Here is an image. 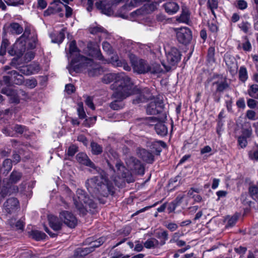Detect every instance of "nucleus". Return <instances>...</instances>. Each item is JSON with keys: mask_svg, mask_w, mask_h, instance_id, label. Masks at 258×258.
Instances as JSON below:
<instances>
[{"mask_svg": "<svg viewBox=\"0 0 258 258\" xmlns=\"http://www.w3.org/2000/svg\"><path fill=\"white\" fill-rule=\"evenodd\" d=\"M99 175L88 179L85 185L88 191L92 196L99 198V196L107 197L113 195V187L107 184V178L103 175V171L100 169Z\"/></svg>", "mask_w": 258, "mask_h": 258, "instance_id": "1", "label": "nucleus"}, {"mask_svg": "<svg viewBox=\"0 0 258 258\" xmlns=\"http://www.w3.org/2000/svg\"><path fill=\"white\" fill-rule=\"evenodd\" d=\"M37 36L35 32H31L30 28L26 27L24 32L8 50V53L12 56L16 55L21 57L25 52L26 44L29 49H33L36 46Z\"/></svg>", "mask_w": 258, "mask_h": 258, "instance_id": "2", "label": "nucleus"}, {"mask_svg": "<svg viewBox=\"0 0 258 258\" xmlns=\"http://www.w3.org/2000/svg\"><path fill=\"white\" fill-rule=\"evenodd\" d=\"M67 68L71 74L73 72L79 73L86 70L91 77L98 76L103 72L102 68L95 63L92 59L83 55H79L77 60L75 59L72 60Z\"/></svg>", "mask_w": 258, "mask_h": 258, "instance_id": "3", "label": "nucleus"}, {"mask_svg": "<svg viewBox=\"0 0 258 258\" xmlns=\"http://www.w3.org/2000/svg\"><path fill=\"white\" fill-rule=\"evenodd\" d=\"M102 81L105 84H109L114 81L110 86L111 89L114 91L118 89H122L128 85H134L130 78L123 73L107 74L102 77Z\"/></svg>", "mask_w": 258, "mask_h": 258, "instance_id": "4", "label": "nucleus"}, {"mask_svg": "<svg viewBox=\"0 0 258 258\" xmlns=\"http://www.w3.org/2000/svg\"><path fill=\"white\" fill-rule=\"evenodd\" d=\"M209 83L212 82V96L214 101L219 102L221 98V94L230 88L227 78L222 75L215 74L213 76L208 79Z\"/></svg>", "mask_w": 258, "mask_h": 258, "instance_id": "5", "label": "nucleus"}, {"mask_svg": "<svg viewBox=\"0 0 258 258\" xmlns=\"http://www.w3.org/2000/svg\"><path fill=\"white\" fill-rule=\"evenodd\" d=\"M77 199L74 198V203L78 211L83 215L86 214V207L95 209L97 204L91 199L84 190L78 189L77 190Z\"/></svg>", "mask_w": 258, "mask_h": 258, "instance_id": "6", "label": "nucleus"}, {"mask_svg": "<svg viewBox=\"0 0 258 258\" xmlns=\"http://www.w3.org/2000/svg\"><path fill=\"white\" fill-rule=\"evenodd\" d=\"M77 199L74 198V203L78 211L83 215L86 214V207L95 209L97 204L91 199L84 190L78 189L77 190Z\"/></svg>", "mask_w": 258, "mask_h": 258, "instance_id": "7", "label": "nucleus"}, {"mask_svg": "<svg viewBox=\"0 0 258 258\" xmlns=\"http://www.w3.org/2000/svg\"><path fill=\"white\" fill-rule=\"evenodd\" d=\"M135 93V90L133 86H127L122 89L114 91L112 97L115 100L110 103V108L115 110H118L123 108L124 104L123 100Z\"/></svg>", "mask_w": 258, "mask_h": 258, "instance_id": "8", "label": "nucleus"}, {"mask_svg": "<svg viewBox=\"0 0 258 258\" xmlns=\"http://www.w3.org/2000/svg\"><path fill=\"white\" fill-rule=\"evenodd\" d=\"M181 52L175 47H172L168 52H166L167 63H162L166 72L170 71L172 67H175L177 64L181 59Z\"/></svg>", "mask_w": 258, "mask_h": 258, "instance_id": "9", "label": "nucleus"}, {"mask_svg": "<svg viewBox=\"0 0 258 258\" xmlns=\"http://www.w3.org/2000/svg\"><path fill=\"white\" fill-rule=\"evenodd\" d=\"M7 76H3V81L8 86L12 84L21 85L24 83V78L17 71L12 70L7 73Z\"/></svg>", "mask_w": 258, "mask_h": 258, "instance_id": "10", "label": "nucleus"}, {"mask_svg": "<svg viewBox=\"0 0 258 258\" xmlns=\"http://www.w3.org/2000/svg\"><path fill=\"white\" fill-rule=\"evenodd\" d=\"M86 51L89 56L101 61L103 63H108V61L105 59L102 55L97 44L91 41L89 42L87 44Z\"/></svg>", "mask_w": 258, "mask_h": 258, "instance_id": "11", "label": "nucleus"}, {"mask_svg": "<svg viewBox=\"0 0 258 258\" xmlns=\"http://www.w3.org/2000/svg\"><path fill=\"white\" fill-rule=\"evenodd\" d=\"M176 34V39L181 44L186 45L190 43L192 36V32L188 27H181L175 29Z\"/></svg>", "mask_w": 258, "mask_h": 258, "instance_id": "12", "label": "nucleus"}, {"mask_svg": "<svg viewBox=\"0 0 258 258\" xmlns=\"http://www.w3.org/2000/svg\"><path fill=\"white\" fill-rule=\"evenodd\" d=\"M125 163L128 168L132 170L135 174L143 175L144 174L145 169L141 162L136 158L130 156L125 159Z\"/></svg>", "mask_w": 258, "mask_h": 258, "instance_id": "13", "label": "nucleus"}, {"mask_svg": "<svg viewBox=\"0 0 258 258\" xmlns=\"http://www.w3.org/2000/svg\"><path fill=\"white\" fill-rule=\"evenodd\" d=\"M134 88L135 90V93L133 94H138L136 98L133 100V103L134 104H138L141 102H144L148 100H151L153 98V96L151 93L149 89L145 88L141 91L139 89L136 88L134 86Z\"/></svg>", "mask_w": 258, "mask_h": 258, "instance_id": "14", "label": "nucleus"}, {"mask_svg": "<svg viewBox=\"0 0 258 258\" xmlns=\"http://www.w3.org/2000/svg\"><path fill=\"white\" fill-rule=\"evenodd\" d=\"M59 217L64 224L71 228H75L77 225L78 220L71 212L63 211L60 213Z\"/></svg>", "mask_w": 258, "mask_h": 258, "instance_id": "15", "label": "nucleus"}, {"mask_svg": "<svg viewBox=\"0 0 258 258\" xmlns=\"http://www.w3.org/2000/svg\"><path fill=\"white\" fill-rule=\"evenodd\" d=\"M163 108V101L156 99L147 105L146 111L149 114L155 115L162 112Z\"/></svg>", "mask_w": 258, "mask_h": 258, "instance_id": "16", "label": "nucleus"}, {"mask_svg": "<svg viewBox=\"0 0 258 258\" xmlns=\"http://www.w3.org/2000/svg\"><path fill=\"white\" fill-rule=\"evenodd\" d=\"M20 208L19 201L16 198H11L4 203L3 210L8 214L15 213Z\"/></svg>", "mask_w": 258, "mask_h": 258, "instance_id": "17", "label": "nucleus"}, {"mask_svg": "<svg viewBox=\"0 0 258 258\" xmlns=\"http://www.w3.org/2000/svg\"><path fill=\"white\" fill-rule=\"evenodd\" d=\"M134 70L138 74H146L149 73L150 64L145 60L139 59L132 61Z\"/></svg>", "mask_w": 258, "mask_h": 258, "instance_id": "18", "label": "nucleus"}, {"mask_svg": "<svg viewBox=\"0 0 258 258\" xmlns=\"http://www.w3.org/2000/svg\"><path fill=\"white\" fill-rule=\"evenodd\" d=\"M76 160L80 164L93 168L96 170L97 172H99V170H100V168L96 166L85 153L80 152L78 153L76 156Z\"/></svg>", "mask_w": 258, "mask_h": 258, "instance_id": "19", "label": "nucleus"}, {"mask_svg": "<svg viewBox=\"0 0 258 258\" xmlns=\"http://www.w3.org/2000/svg\"><path fill=\"white\" fill-rule=\"evenodd\" d=\"M1 93L9 97V101L10 103L17 104L20 103V98L16 90L5 87L2 89Z\"/></svg>", "mask_w": 258, "mask_h": 258, "instance_id": "20", "label": "nucleus"}, {"mask_svg": "<svg viewBox=\"0 0 258 258\" xmlns=\"http://www.w3.org/2000/svg\"><path fill=\"white\" fill-rule=\"evenodd\" d=\"M154 5L152 4H146L140 9L132 12L130 14L131 17L134 19L139 18L140 16L149 14L153 10Z\"/></svg>", "mask_w": 258, "mask_h": 258, "instance_id": "21", "label": "nucleus"}, {"mask_svg": "<svg viewBox=\"0 0 258 258\" xmlns=\"http://www.w3.org/2000/svg\"><path fill=\"white\" fill-rule=\"evenodd\" d=\"M146 146L154 150V153L157 155H160L162 149L166 147V143L162 141H148L146 142Z\"/></svg>", "mask_w": 258, "mask_h": 258, "instance_id": "22", "label": "nucleus"}, {"mask_svg": "<svg viewBox=\"0 0 258 258\" xmlns=\"http://www.w3.org/2000/svg\"><path fill=\"white\" fill-rule=\"evenodd\" d=\"M95 6L104 14L110 16L112 14L111 4L107 0H102L96 2L95 3Z\"/></svg>", "mask_w": 258, "mask_h": 258, "instance_id": "23", "label": "nucleus"}, {"mask_svg": "<svg viewBox=\"0 0 258 258\" xmlns=\"http://www.w3.org/2000/svg\"><path fill=\"white\" fill-rule=\"evenodd\" d=\"M165 11L169 15H174L179 10L180 6L174 0H169L163 5Z\"/></svg>", "mask_w": 258, "mask_h": 258, "instance_id": "24", "label": "nucleus"}, {"mask_svg": "<svg viewBox=\"0 0 258 258\" xmlns=\"http://www.w3.org/2000/svg\"><path fill=\"white\" fill-rule=\"evenodd\" d=\"M181 13L179 16L176 17V20L179 23L189 24L190 22V13L187 7L186 6L181 7Z\"/></svg>", "mask_w": 258, "mask_h": 258, "instance_id": "25", "label": "nucleus"}, {"mask_svg": "<svg viewBox=\"0 0 258 258\" xmlns=\"http://www.w3.org/2000/svg\"><path fill=\"white\" fill-rule=\"evenodd\" d=\"M49 224L51 228L54 231H58L61 229L62 222L60 219L53 215H49L48 217Z\"/></svg>", "mask_w": 258, "mask_h": 258, "instance_id": "26", "label": "nucleus"}, {"mask_svg": "<svg viewBox=\"0 0 258 258\" xmlns=\"http://www.w3.org/2000/svg\"><path fill=\"white\" fill-rule=\"evenodd\" d=\"M92 251L93 249L90 245L87 247H79L75 250L73 258H83Z\"/></svg>", "mask_w": 258, "mask_h": 258, "instance_id": "27", "label": "nucleus"}, {"mask_svg": "<svg viewBox=\"0 0 258 258\" xmlns=\"http://www.w3.org/2000/svg\"><path fill=\"white\" fill-rule=\"evenodd\" d=\"M139 154L141 158L147 163L151 164L154 161V156L152 153L145 149H140Z\"/></svg>", "mask_w": 258, "mask_h": 258, "instance_id": "28", "label": "nucleus"}, {"mask_svg": "<svg viewBox=\"0 0 258 258\" xmlns=\"http://www.w3.org/2000/svg\"><path fill=\"white\" fill-rule=\"evenodd\" d=\"M10 64L12 66H13L14 68L17 69L19 71V73H21L22 74L29 76L32 74L31 68L29 66H20L19 64H17L14 59L12 61Z\"/></svg>", "mask_w": 258, "mask_h": 258, "instance_id": "29", "label": "nucleus"}, {"mask_svg": "<svg viewBox=\"0 0 258 258\" xmlns=\"http://www.w3.org/2000/svg\"><path fill=\"white\" fill-rule=\"evenodd\" d=\"M154 129L156 133L160 136H165L168 133L167 126L163 122L160 121L155 124Z\"/></svg>", "mask_w": 258, "mask_h": 258, "instance_id": "30", "label": "nucleus"}, {"mask_svg": "<svg viewBox=\"0 0 258 258\" xmlns=\"http://www.w3.org/2000/svg\"><path fill=\"white\" fill-rule=\"evenodd\" d=\"M70 57H72V60L75 59L76 60L79 55V49L76 45L75 40L72 41L69 44Z\"/></svg>", "mask_w": 258, "mask_h": 258, "instance_id": "31", "label": "nucleus"}, {"mask_svg": "<svg viewBox=\"0 0 258 258\" xmlns=\"http://www.w3.org/2000/svg\"><path fill=\"white\" fill-rule=\"evenodd\" d=\"M248 193L253 200L258 201V183H250L248 188Z\"/></svg>", "mask_w": 258, "mask_h": 258, "instance_id": "32", "label": "nucleus"}, {"mask_svg": "<svg viewBox=\"0 0 258 258\" xmlns=\"http://www.w3.org/2000/svg\"><path fill=\"white\" fill-rule=\"evenodd\" d=\"M65 28L62 29L59 33H54L50 35L51 38V41L53 43H60L63 40L65 37L64 32Z\"/></svg>", "mask_w": 258, "mask_h": 258, "instance_id": "33", "label": "nucleus"}, {"mask_svg": "<svg viewBox=\"0 0 258 258\" xmlns=\"http://www.w3.org/2000/svg\"><path fill=\"white\" fill-rule=\"evenodd\" d=\"M9 28L11 33L14 34L19 35L23 31V27L18 23H11Z\"/></svg>", "mask_w": 258, "mask_h": 258, "instance_id": "34", "label": "nucleus"}, {"mask_svg": "<svg viewBox=\"0 0 258 258\" xmlns=\"http://www.w3.org/2000/svg\"><path fill=\"white\" fill-rule=\"evenodd\" d=\"M91 152L92 154L98 155L101 154L103 152L102 147L96 142H92L90 145Z\"/></svg>", "mask_w": 258, "mask_h": 258, "instance_id": "35", "label": "nucleus"}, {"mask_svg": "<svg viewBox=\"0 0 258 258\" xmlns=\"http://www.w3.org/2000/svg\"><path fill=\"white\" fill-rule=\"evenodd\" d=\"M159 242L154 238H151L146 241L144 244V246L148 249L154 248L158 246Z\"/></svg>", "mask_w": 258, "mask_h": 258, "instance_id": "36", "label": "nucleus"}, {"mask_svg": "<svg viewBox=\"0 0 258 258\" xmlns=\"http://www.w3.org/2000/svg\"><path fill=\"white\" fill-rule=\"evenodd\" d=\"M248 95L252 98L258 99V85H251L247 90Z\"/></svg>", "mask_w": 258, "mask_h": 258, "instance_id": "37", "label": "nucleus"}, {"mask_svg": "<svg viewBox=\"0 0 258 258\" xmlns=\"http://www.w3.org/2000/svg\"><path fill=\"white\" fill-rule=\"evenodd\" d=\"M22 176L21 172L14 170L10 176L9 181L12 183H16L21 179Z\"/></svg>", "mask_w": 258, "mask_h": 258, "instance_id": "38", "label": "nucleus"}, {"mask_svg": "<svg viewBox=\"0 0 258 258\" xmlns=\"http://www.w3.org/2000/svg\"><path fill=\"white\" fill-rule=\"evenodd\" d=\"M156 237L160 239L159 243L161 245H163L165 244L166 241L168 238V232L167 231H163L162 232H157L156 233Z\"/></svg>", "mask_w": 258, "mask_h": 258, "instance_id": "39", "label": "nucleus"}, {"mask_svg": "<svg viewBox=\"0 0 258 258\" xmlns=\"http://www.w3.org/2000/svg\"><path fill=\"white\" fill-rule=\"evenodd\" d=\"M30 235L33 238L37 241L44 239L46 236L44 233L38 230L31 231L30 232Z\"/></svg>", "mask_w": 258, "mask_h": 258, "instance_id": "40", "label": "nucleus"}, {"mask_svg": "<svg viewBox=\"0 0 258 258\" xmlns=\"http://www.w3.org/2000/svg\"><path fill=\"white\" fill-rule=\"evenodd\" d=\"M163 72V69H162L160 64L156 63L150 64L149 73H150L151 74H157L161 73Z\"/></svg>", "mask_w": 258, "mask_h": 258, "instance_id": "41", "label": "nucleus"}, {"mask_svg": "<svg viewBox=\"0 0 258 258\" xmlns=\"http://www.w3.org/2000/svg\"><path fill=\"white\" fill-rule=\"evenodd\" d=\"M90 238L87 239L86 242L89 243V245L93 248V251L95 250V248L99 247L104 242L103 238L102 237L99 238L98 240L90 242Z\"/></svg>", "mask_w": 258, "mask_h": 258, "instance_id": "42", "label": "nucleus"}, {"mask_svg": "<svg viewBox=\"0 0 258 258\" xmlns=\"http://www.w3.org/2000/svg\"><path fill=\"white\" fill-rule=\"evenodd\" d=\"M249 158L253 160H258V144H256L252 149L248 152Z\"/></svg>", "mask_w": 258, "mask_h": 258, "instance_id": "43", "label": "nucleus"}, {"mask_svg": "<svg viewBox=\"0 0 258 258\" xmlns=\"http://www.w3.org/2000/svg\"><path fill=\"white\" fill-rule=\"evenodd\" d=\"M239 78L242 82H245L248 78L247 70L244 67H241L239 70Z\"/></svg>", "mask_w": 258, "mask_h": 258, "instance_id": "44", "label": "nucleus"}, {"mask_svg": "<svg viewBox=\"0 0 258 258\" xmlns=\"http://www.w3.org/2000/svg\"><path fill=\"white\" fill-rule=\"evenodd\" d=\"M78 114L80 119H84L86 117V115L83 107V104L82 102H79L78 104L77 108Z\"/></svg>", "mask_w": 258, "mask_h": 258, "instance_id": "45", "label": "nucleus"}, {"mask_svg": "<svg viewBox=\"0 0 258 258\" xmlns=\"http://www.w3.org/2000/svg\"><path fill=\"white\" fill-rule=\"evenodd\" d=\"M239 28L245 33H247L251 28V24L247 21H243L238 25Z\"/></svg>", "mask_w": 258, "mask_h": 258, "instance_id": "46", "label": "nucleus"}, {"mask_svg": "<svg viewBox=\"0 0 258 258\" xmlns=\"http://www.w3.org/2000/svg\"><path fill=\"white\" fill-rule=\"evenodd\" d=\"M108 61V63H111L114 67H118L119 66V63L122 59H119L117 55H114L111 57L109 60L107 59ZM106 64H108L106 63Z\"/></svg>", "mask_w": 258, "mask_h": 258, "instance_id": "47", "label": "nucleus"}, {"mask_svg": "<svg viewBox=\"0 0 258 258\" xmlns=\"http://www.w3.org/2000/svg\"><path fill=\"white\" fill-rule=\"evenodd\" d=\"M121 176L123 178L125 179V180L127 183H132L135 181V177L128 171L122 172Z\"/></svg>", "mask_w": 258, "mask_h": 258, "instance_id": "48", "label": "nucleus"}, {"mask_svg": "<svg viewBox=\"0 0 258 258\" xmlns=\"http://www.w3.org/2000/svg\"><path fill=\"white\" fill-rule=\"evenodd\" d=\"M12 160L10 159H5L3 163V167L4 168L5 171H9L11 170L12 167Z\"/></svg>", "mask_w": 258, "mask_h": 258, "instance_id": "49", "label": "nucleus"}, {"mask_svg": "<svg viewBox=\"0 0 258 258\" xmlns=\"http://www.w3.org/2000/svg\"><path fill=\"white\" fill-rule=\"evenodd\" d=\"M90 32L92 34H97L99 33H106V30L101 26H96L90 29Z\"/></svg>", "mask_w": 258, "mask_h": 258, "instance_id": "50", "label": "nucleus"}, {"mask_svg": "<svg viewBox=\"0 0 258 258\" xmlns=\"http://www.w3.org/2000/svg\"><path fill=\"white\" fill-rule=\"evenodd\" d=\"M102 48L104 51L106 52L108 54H113V49L108 42L104 41L102 43Z\"/></svg>", "mask_w": 258, "mask_h": 258, "instance_id": "51", "label": "nucleus"}, {"mask_svg": "<svg viewBox=\"0 0 258 258\" xmlns=\"http://www.w3.org/2000/svg\"><path fill=\"white\" fill-rule=\"evenodd\" d=\"M25 85L31 89L34 88L37 85V81L34 79H27L26 80H24Z\"/></svg>", "mask_w": 258, "mask_h": 258, "instance_id": "52", "label": "nucleus"}, {"mask_svg": "<svg viewBox=\"0 0 258 258\" xmlns=\"http://www.w3.org/2000/svg\"><path fill=\"white\" fill-rule=\"evenodd\" d=\"M78 151V147L75 145H71L68 150L67 154L69 156H73Z\"/></svg>", "mask_w": 258, "mask_h": 258, "instance_id": "53", "label": "nucleus"}, {"mask_svg": "<svg viewBox=\"0 0 258 258\" xmlns=\"http://www.w3.org/2000/svg\"><path fill=\"white\" fill-rule=\"evenodd\" d=\"M238 220V217L236 216H233L228 218L227 224L226 226V227H232L234 226Z\"/></svg>", "mask_w": 258, "mask_h": 258, "instance_id": "54", "label": "nucleus"}, {"mask_svg": "<svg viewBox=\"0 0 258 258\" xmlns=\"http://www.w3.org/2000/svg\"><path fill=\"white\" fill-rule=\"evenodd\" d=\"M218 4V0H208V6L212 11L213 14H214V9L217 8Z\"/></svg>", "mask_w": 258, "mask_h": 258, "instance_id": "55", "label": "nucleus"}, {"mask_svg": "<svg viewBox=\"0 0 258 258\" xmlns=\"http://www.w3.org/2000/svg\"><path fill=\"white\" fill-rule=\"evenodd\" d=\"M236 7L239 10H244L247 7V3L244 0H237Z\"/></svg>", "mask_w": 258, "mask_h": 258, "instance_id": "56", "label": "nucleus"}, {"mask_svg": "<svg viewBox=\"0 0 258 258\" xmlns=\"http://www.w3.org/2000/svg\"><path fill=\"white\" fill-rule=\"evenodd\" d=\"M9 194V189L8 187L3 186L0 188V204L4 199Z\"/></svg>", "mask_w": 258, "mask_h": 258, "instance_id": "57", "label": "nucleus"}, {"mask_svg": "<svg viewBox=\"0 0 258 258\" xmlns=\"http://www.w3.org/2000/svg\"><path fill=\"white\" fill-rule=\"evenodd\" d=\"M238 143L241 148H245L247 144V138L240 136L238 138Z\"/></svg>", "mask_w": 258, "mask_h": 258, "instance_id": "58", "label": "nucleus"}, {"mask_svg": "<svg viewBox=\"0 0 258 258\" xmlns=\"http://www.w3.org/2000/svg\"><path fill=\"white\" fill-rule=\"evenodd\" d=\"M215 48L214 47H210L208 51V59L209 61H214Z\"/></svg>", "mask_w": 258, "mask_h": 258, "instance_id": "59", "label": "nucleus"}, {"mask_svg": "<svg viewBox=\"0 0 258 258\" xmlns=\"http://www.w3.org/2000/svg\"><path fill=\"white\" fill-rule=\"evenodd\" d=\"M242 135L241 136H244L246 138H248L250 137L252 134V128L250 126H248V127L246 128H242Z\"/></svg>", "mask_w": 258, "mask_h": 258, "instance_id": "60", "label": "nucleus"}, {"mask_svg": "<svg viewBox=\"0 0 258 258\" xmlns=\"http://www.w3.org/2000/svg\"><path fill=\"white\" fill-rule=\"evenodd\" d=\"M185 195L183 194H179L178 195L175 199L172 202L174 203L176 206H178L180 205V204L182 202L183 199H184Z\"/></svg>", "mask_w": 258, "mask_h": 258, "instance_id": "61", "label": "nucleus"}, {"mask_svg": "<svg viewBox=\"0 0 258 258\" xmlns=\"http://www.w3.org/2000/svg\"><path fill=\"white\" fill-rule=\"evenodd\" d=\"M96 116H94L93 117H89L88 119H86L84 122L85 125L88 127L90 126L91 125L94 123L96 120Z\"/></svg>", "mask_w": 258, "mask_h": 258, "instance_id": "62", "label": "nucleus"}, {"mask_svg": "<svg viewBox=\"0 0 258 258\" xmlns=\"http://www.w3.org/2000/svg\"><path fill=\"white\" fill-rule=\"evenodd\" d=\"M65 91L68 94H71L75 91V86L71 84H67L65 87Z\"/></svg>", "mask_w": 258, "mask_h": 258, "instance_id": "63", "label": "nucleus"}, {"mask_svg": "<svg viewBox=\"0 0 258 258\" xmlns=\"http://www.w3.org/2000/svg\"><path fill=\"white\" fill-rule=\"evenodd\" d=\"M12 129L16 133L22 134L24 131L25 126L22 125L16 124L12 127Z\"/></svg>", "mask_w": 258, "mask_h": 258, "instance_id": "64", "label": "nucleus"}]
</instances>
